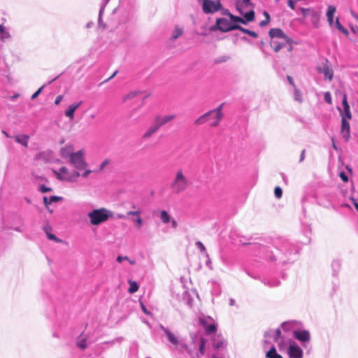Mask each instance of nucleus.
Listing matches in <instances>:
<instances>
[{
	"mask_svg": "<svg viewBox=\"0 0 358 358\" xmlns=\"http://www.w3.org/2000/svg\"><path fill=\"white\" fill-rule=\"evenodd\" d=\"M287 79L289 82V83L292 85L293 87H295V85H294V80H293V78L290 76H287Z\"/></svg>",
	"mask_w": 358,
	"mask_h": 358,
	"instance_id": "obj_58",
	"label": "nucleus"
},
{
	"mask_svg": "<svg viewBox=\"0 0 358 358\" xmlns=\"http://www.w3.org/2000/svg\"><path fill=\"white\" fill-rule=\"evenodd\" d=\"M128 282L129 284V287L128 289V292L130 294H133L138 290L139 287L136 282L129 280L128 281Z\"/></svg>",
	"mask_w": 358,
	"mask_h": 358,
	"instance_id": "obj_25",
	"label": "nucleus"
},
{
	"mask_svg": "<svg viewBox=\"0 0 358 358\" xmlns=\"http://www.w3.org/2000/svg\"><path fill=\"white\" fill-rule=\"evenodd\" d=\"M241 3L244 6V7L250 8V10H253L254 6L251 3L250 0H243Z\"/></svg>",
	"mask_w": 358,
	"mask_h": 358,
	"instance_id": "obj_32",
	"label": "nucleus"
},
{
	"mask_svg": "<svg viewBox=\"0 0 358 358\" xmlns=\"http://www.w3.org/2000/svg\"><path fill=\"white\" fill-rule=\"evenodd\" d=\"M305 152H306V150H303L301 153V156H300V162H302L304 159Z\"/></svg>",
	"mask_w": 358,
	"mask_h": 358,
	"instance_id": "obj_63",
	"label": "nucleus"
},
{
	"mask_svg": "<svg viewBox=\"0 0 358 358\" xmlns=\"http://www.w3.org/2000/svg\"><path fill=\"white\" fill-rule=\"evenodd\" d=\"M196 244L201 252H206V247L201 242L198 241V242H196Z\"/></svg>",
	"mask_w": 358,
	"mask_h": 358,
	"instance_id": "obj_45",
	"label": "nucleus"
},
{
	"mask_svg": "<svg viewBox=\"0 0 358 358\" xmlns=\"http://www.w3.org/2000/svg\"><path fill=\"white\" fill-rule=\"evenodd\" d=\"M84 155L83 150H79L71 155L70 163L78 170L85 169L87 166L84 159Z\"/></svg>",
	"mask_w": 358,
	"mask_h": 358,
	"instance_id": "obj_6",
	"label": "nucleus"
},
{
	"mask_svg": "<svg viewBox=\"0 0 358 358\" xmlns=\"http://www.w3.org/2000/svg\"><path fill=\"white\" fill-rule=\"evenodd\" d=\"M281 336V331L278 329L275 330V340L277 341L279 338Z\"/></svg>",
	"mask_w": 358,
	"mask_h": 358,
	"instance_id": "obj_57",
	"label": "nucleus"
},
{
	"mask_svg": "<svg viewBox=\"0 0 358 358\" xmlns=\"http://www.w3.org/2000/svg\"><path fill=\"white\" fill-rule=\"evenodd\" d=\"M175 115H157L154 120L157 123V124L160 127V128L164 126V124L169 123V122L174 120Z\"/></svg>",
	"mask_w": 358,
	"mask_h": 358,
	"instance_id": "obj_16",
	"label": "nucleus"
},
{
	"mask_svg": "<svg viewBox=\"0 0 358 358\" xmlns=\"http://www.w3.org/2000/svg\"><path fill=\"white\" fill-rule=\"evenodd\" d=\"M310 17L313 24L315 27H318L320 23V16L318 13L315 10H310Z\"/></svg>",
	"mask_w": 358,
	"mask_h": 358,
	"instance_id": "obj_21",
	"label": "nucleus"
},
{
	"mask_svg": "<svg viewBox=\"0 0 358 358\" xmlns=\"http://www.w3.org/2000/svg\"><path fill=\"white\" fill-rule=\"evenodd\" d=\"M339 176L343 182H346L348 181V177L343 171L339 173Z\"/></svg>",
	"mask_w": 358,
	"mask_h": 358,
	"instance_id": "obj_42",
	"label": "nucleus"
},
{
	"mask_svg": "<svg viewBox=\"0 0 358 358\" xmlns=\"http://www.w3.org/2000/svg\"><path fill=\"white\" fill-rule=\"evenodd\" d=\"M136 94H137L136 92H131L128 93L127 94H126V95L122 96V101L125 102L128 99H132V98L135 97L136 96Z\"/></svg>",
	"mask_w": 358,
	"mask_h": 358,
	"instance_id": "obj_30",
	"label": "nucleus"
},
{
	"mask_svg": "<svg viewBox=\"0 0 358 358\" xmlns=\"http://www.w3.org/2000/svg\"><path fill=\"white\" fill-rule=\"evenodd\" d=\"M339 31L344 34L346 36L349 35L348 31L343 27Z\"/></svg>",
	"mask_w": 358,
	"mask_h": 358,
	"instance_id": "obj_59",
	"label": "nucleus"
},
{
	"mask_svg": "<svg viewBox=\"0 0 358 358\" xmlns=\"http://www.w3.org/2000/svg\"><path fill=\"white\" fill-rule=\"evenodd\" d=\"M344 112L345 114V117L348 118V120H351L352 114H351L350 108H347V109L344 110Z\"/></svg>",
	"mask_w": 358,
	"mask_h": 358,
	"instance_id": "obj_48",
	"label": "nucleus"
},
{
	"mask_svg": "<svg viewBox=\"0 0 358 358\" xmlns=\"http://www.w3.org/2000/svg\"><path fill=\"white\" fill-rule=\"evenodd\" d=\"M123 260H129V258L128 257L125 256V257H122V256H118L117 257V261L120 263H121Z\"/></svg>",
	"mask_w": 358,
	"mask_h": 358,
	"instance_id": "obj_51",
	"label": "nucleus"
},
{
	"mask_svg": "<svg viewBox=\"0 0 358 358\" xmlns=\"http://www.w3.org/2000/svg\"><path fill=\"white\" fill-rule=\"evenodd\" d=\"M162 330L166 334V335L168 337L169 341L173 344L174 345H178L179 342L177 338V337L171 333L170 331H169L167 329L164 328V327H162Z\"/></svg>",
	"mask_w": 358,
	"mask_h": 358,
	"instance_id": "obj_18",
	"label": "nucleus"
},
{
	"mask_svg": "<svg viewBox=\"0 0 358 358\" xmlns=\"http://www.w3.org/2000/svg\"><path fill=\"white\" fill-rule=\"evenodd\" d=\"M48 201H49V199L46 196H44L43 197V202H44L45 206L48 208V206L50 204V203H48Z\"/></svg>",
	"mask_w": 358,
	"mask_h": 358,
	"instance_id": "obj_60",
	"label": "nucleus"
},
{
	"mask_svg": "<svg viewBox=\"0 0 358 358\" xmlns=\"http://www.w3.org/2000/svg\"><path fill=\"white\" fill-rule=\"evenodd\" d=\"M336 11V8L334 6H329L327 12V21L330 25H332L333 24V17Z\"/></svg>",
	"mask_w": 358,
	"mask_h": 358,
	"instance_id": "obj_19",
	"label": "nucleus"
},
{
	"mask_svg": "<svg viewBox=\"0 0 358 358\" xmlns=\"http://www.w3.org/2000/svg\"><path fill=\"white\" fill-rule=\"evenodd\" d=\"M269 36L272 39H274L275 38L284 39L286 43L288 44V51L291 52L292 50V45L291 44L292 41L284 34L282 29L273 28L269 31Z\"/></svg>",
	"mask_w": 358,
	"mask_h": 358,
	"instance_id": "obj_9",
	"label": "nucleus"
},
{
	"mask_svg": "<svg viewBox=\"0 0 358 358\" xmlns=\"http://www.w3.org/2000/svg\"><path fill=\"white\" fill-rule=\"evenodd\" d=\"M266 358H282V357L279 355L275 347H272L266 355Z\"/></svg>",
	"mask_w": 358,
	"mask_h": 358,
	"instance_id": "obj_24",
	"label": "nucleus"
},
{
	"mask_svg": "<svg viewBox=\"0 0 358 358\" xmlns=\"http://www.w3.org/2000/svg\"><path fill=\"white\" fill-rule=\"evenodd\" d=\"M287 354L289 358H302L303 350L294 342L291 343L287 350Z\"/></svg>",
	"mask_w": 358,
	"mask_h": 358,
	"instance_id": "obj_12",
	"label": "nucleus"
},
{
	"mask_svg": "<svg viewBox=\"0 0 358 358\" xmlns=\"http://www.w3.org/2000/svg\"><path fill=\"white\" fill-rule=\"evenodd\" d=\"M77 345H78V346L79 348H80L81 349L84 350L87 347L86 339L85 338H83V339L79 340L77 342Z\"/></svg>",
	"mask_w": 358,
	"mask_h": 358,
	"instance_id": "obj_35",
	"label": "nucleus"
},
{
	"mask_svg": "<svg viewBox=\"0 0 358 358\" xmlns=\"http://www.w3.org/2000/svg\"><path fill=\"white\" fill-rule=\"evenodd\" d=\"M62 200V198L59 197V196H51L49 199V201L48 203H50V204L52 203V202H57V201H59Z\"/></svg>",
	"mask_w": 358,
	"mask_h": 358,
	"instance_id": "obj_38",
	"label": "nucleus"
},
{
	"mask_svg": "<svg viewBox=\"0 0 358 358\" xmlns=\"http://www.w3.org/2000/svg\"><path fill=\"white\" fill-rule=\"evenodd\" d=\"M317 70L320 73L324 74V79H327L329 81L333 79L334 71L329 65V62L327 59H324L321 66H317Z\"/></svg>",
	"mask_w": 358,
	"mask_h": 358,
	"instance_id": "obj_10",
	"label": "nucleus"
},
{
	"mask_svg": "<svg viewBox=\"0 0 358 358\" xmlns=\"http://www.w3.org/2000/svg\"><path fill=\"white\" fill-rule=\"evenodd\" d=\"M270 20H262L260 22H259V26L260 27H264L266 25H267L268 23H269Z\"/></svg>",
	"mask_w": 358,
	"mask_h": 358,
	"instance_id": "obj_55",
	"label": "nucleus"
},
{
	"mask_svg": "<svg viewBox=\"0 0 358 358\" xmlns=\"http://www.w3.org/2000/svg\"><path fill=\"white\" fill-rule=\"evenodd\" d=\"M324 98L325 101L327 103H329V104L332 103L331 96V94L329 92H327L324 93Z\"/></svg>",
	"mask_w": 358,
	"mask_h": 358,
	"instance_id": "obj_36",
	"label": "nucleus"
},
{
	"mask_svg": "<svg viewBox=\"0 0 358 358\" xmlns=\"http://www.w3.org/2000/svg\"><path fill=\"white\" fill-rule=\"evenodd\" d=\"M244 6L241 2H237L236 3V8L238 11L240 13V14L243 15L245 14L243 10V7Z\"/></svg>",
	"mask_w": 358,
	"mask_h": 358,
	"instance_id": "obj_41",
	"label": "nucleus"
},
{
	"mask_svg": "<svg viewBox=\"0 0 358 358\" xmlns=\"http://www.w3.org/2000/svg\"><path fill=\"white\" fill-rule=\"evenodd\" d=\"M217 329V325L215 324H210L205 328L206 334L210 335L215 333Z\"/></svg>",
	"mask_w": 358,
	"mask_h": 358,
	"instance_id": "obj_27",
	"label": "nucleus"
},
{
	"mask_svg": "<svg viewBox=\"0 0 358 358\" xmlns=\"http://www.w3.org/2000/svg\"><path fill=\"white\" fill-rule=\"evenodd\" d=\"M141 211L140 210H134V211H129L127 213V215H134L136 217L138 216L139 215H141Z\"/></svg>",
	"mask_w": 358,
	"mask_h": 358,
	"instance_id": "obj_40",
	"label": "nucleus"
},
{
	"mask_svg": "<svg viewBox=\"0 0 358 358\" xmlns=\"http://www.w3.org/2000/svg\"><path fill=\"white\" fill-rule=\"evenodd\" d=\"M200 345H199V352L201 354L204 355L205 353V346H206V340L203 338L200 340Z\"/></svg>",
	"mask_w": 358,
	"mask_h": 358,
	"instance_id": "obj_31",
	"label": "nucleus"
},
{
	"mask_svg": "<svg viewBox=\"0 0 358 358\" xmlns=\"http://www.w3.org/2000/svg\"><path fill=\"white\" fill-rule=\"evenodd\" d=\"M159 129L160 127L155 120H153L152 124L146 129V131L143 134V138L149 139L154 134H155L159 131Z\"/></svg>",
	"mask_w": 358,
	"mask_h": 358,
	"instance_id": "obj_14",
	"label": "nucleus"
},
{
	"mask_svg": "<svg viewBox=\"0 0 358 358\" xmlns=\"http://www.w3.org/2000/svg\"><path fill=\"white\" fill-rule=\"evenodd\" d=\"M82 103V101H80L77 103L70 105L64 112L65 115L69 117L71 120H73L74 117L75 111L79 108Z\"/></svg>",
	"mask_w": 358,
	"mask_h": 358,
	"instance_id": "obj_17",
	"label": "nucleus"
},
{
	"mask_svg": "<svg viewBox=\"0 0 358 358\" xmlns=\"http://www.w3.org/2000/svg\"><path fill=\"white\" fill-rule=\"evenodd\" d=\"M351 14L352 15V17L357 20L358 21V15L355 13H354L353 11H351Z\"/></svg>",
	"mask_w": 358,
	"mask_h": 358,
	"instance_id": "obj_64",
	"label": "nucleus"
},
{
	"mask_svg": "<svg viewBox=\"0 0 358 358\" xmlns=\"http://www.w3.org/2000/svg\"><path fill=\"white\" fill-rule=\"evenodd\" d=\"M182 34H183V29L180 27H176V28L173 32L171 39L175 41L178 38H179L180 36H182Z\"/></svg>",
	"mask_w": 358,
	"mask_h": 358,
	"instance_id": "obj_26",
	"label": "nucleus"
},
{
	"mask_svg": "<svg viewBox=\"0 0 358 358\" xmlns=\"http://www.w3.org/2000/svg\"><path fill=\"white\" fill-rule=\"evenodd\" d=\"M236 29L240 30L241 31H242L245 34H247L252 36L253 38H257V36H258V35L256 32L249 30V29H245V28L241 27L240 25H239V29Z\"/></svg>",
	"mask_w": 358,
	"mask_h": 358,
	"instance_id": "obj_29",
	"label": "nucleus"
},
{
	"mask_svg": "<svg viewBox=\"0 0 358 358\" xmlns=\"http://www.w3.org/2000/svg\"><path fill=\"white\" fill-rule=\"evenodd\" d=\"M239 29V25L234 24L226 18H217L215 22V24L210 28V31L219 30L222 32H228L232 30H236Z\"/></svg>",
	"mask_w": 358,
	"mask_h": 358,
	"instance_id": "obj_3",
	"label": "nucleus"
},
{
	"mask_svg": "<svg viewBox=\"0 0 358 358\" xmlns=\"http://www.w3.org/2000/svg\"><path fill=\"white\" fill-rule=\"evenodd\" d=\"M341 134L345 141H348L350 138V126L345 117L341 119Z\"/></svg>",
	"mask_w": 358,
	"mask_h": 358,
	"instance_id": "obj_13",
	"label": "nucleus"
},
{
	"mask_svg": "<svg viewBox=\"0 0 358 358\" xmlns=\"http://www.w3.org/2000/svg\"><path fill=\"white\" fill-rule=\"evenodd\" d=\"M223 106L224 103H222L216 108L210 110L201 115L195 120L194 124L201 125L208 122L211 127H218L224 117V114L222 113Z\"/></svg>",
	"mask_w": 358,
	"mask_h": 358,
	"instance_id": "obj_1",
	"label": "nucleus"
},
{
	"mask_svg": "<svg viewBox=\"0 0 358 358\" xmlns=\"http://www.w3.org/2000/svg\"><path fill=\"white\" fill-rule=\"evenodd\" d=\"M43 88V86L41 87L36 92H34L31 96V99H36L40 94Z\"/></svg>",
	"mask_w": 358,
	"mask_h": 358,
	"instance_id": "obj_44",
	"label": "nucleus"
},
{
	"mask_svg": "<svg viewBox=\"0 0 358 358\" xmlns=\"http://www.w3.org/2000/svg\"><path fill=\"white\" fill-rule=\"evenodd\" d=\"M229 17L231 20V22L234 24L242 23L246 24L249 22H252L255 20V11L254 10H250L248 12L245 13L243 14L244 18H242L239 16L234 15L231 13L228 14Z\"/></svg>",
	"mask_w": 358,
	"mask_h": 358,
	"instance_id": "obj_7",
	"label": "nucleus"
},
{
	"mask_svg": "<svg viewBox=\"0 0 358 358\" xmlns=\"http://www.w3.org/2000/svg\"><path fill=\"white\" fill-rule=\"evenodd\" d=\"M335 24H336V28H337L338 30H340V29L343 27V26H342V25H341V24L340 23L339 20H338V17L336 19Z\"/></svg>",
	"mask_w": 358,
	"mask_h": 358,
	"instance_id": "obj_56",
	"label": "nucleus"
},
{
	"mask_svg": "<svg viewBox=\"0 0 358 358\" xmlns=\"http://www.w3.org/2000/svg\"><path fill=\"white\" fill-rule=\"evenodd\" d=\"M199 322L200 323L202 324V326L206 328L207 327V325H208L209 324H208L206 320L205 319H202V318H200L199 319Z\"/></svg>",
	"mask_w": 358,
	"mask_h": 358,
	"instance_id": "obj_50",
	"label": "nucleus"
},
{
	"mask_svg": "<svg viewBox=\"0 0 358 358\" xmlns=\"http://www.w3.org/2000/svg\"><path fill=\"white\" fill-rule=\"evenodd\" d=\"M62 98H63V96H62V95H59V96H57L56 97V99H55V103L56 105L59 104V103H60V102L62 101Z\"/></svg>",
	"mask_w": 358,
	"mask_h": 358,
	"instance_id": "obj_54",
	"label": "nucleus"
},
{
	"mask_svg": "<svg viewBox=\"0 0 358 358\" xmlns=\"http://www.w3.org/2000/svg\"><path fill=\"white\" fill-rule=\"evenodd\" d=\"M294 2H296L294 0H287V5L292 10L295 9Z\"/></svg>",
	"mask_w": 358,
	"mask_h": 358,
	"instance_id": "obj_49",
	"label": "nucleus"
},
{
	"mask_svg": "<svg viewBox=\"0 0 358 358\" xmlns=\"http://www.w3.org/2000/svg\"><path fill=\"white\" fill-rule=\"evenodd\" d=\"M108 164V161L104 160L100 166V170H102Z\"/></svg>",
	"mask_w": 358,
	"mask_h": 358,
	"instance_id": "obj_61",
	"label": "nucleus"
},
{
	"mask_svg": "<svg viewBox=\"0 0 358 358\" xmlns=\"http://www.w3.org/2000/svg\"><path fill=\"white\" fill-rule=\"evenodd\" d=\"M293 335L296 339L301 342H307L310 338V334L307 330L294 331Z\"/></svg>",
	"mask_w": 358,
	"mask_h": 358,
	"instance_id": "obj_15",
	"label": "nucleus"
},
{
	"mask_svg": "<svg viewBox=\"0 0 358 358\" xmlns=\"http://www.w3.org/2000/svg\"><path fill=\"white\" fill-rule=\"evenodd\" d=\"M15 141L17 143L22 145L24 147L28 146V141H29V136L27 135H22V136H15Z\"/></svg>",
	"mask_w": 358,
	"mask_h": 358,
	"instance_id": "obj_22",
	"label": "nucleus"
},
{
	"mask_svg": "<svg viewBox=\"0 0 358 358\" xmlns=\"http://www.w3.org/2000/svg\"><path fill=\"white\" fill-rule=\"evenodd\" d=\"M295 99L299 101H302L301 95L300 94L299 91L296 89H295Z\"/></svg>",
	"mask_w": 358,
	"mask_h": 358,
	"instance_id": "obj_47",
	"label": "nucleus"
},
{
	"mask_svg": "<svg viewBox=\"0 0 358 358\" xmlns=\"http://www.w3.org/2000/svg\"><path fill=\"white\" fill-rule=\"evenodd\" d=\"M342 104L343 106V108L344 110L347 109V108H350V106L348 103V101H347V95L346 94H343V101H342Z\"/></svg>",
	"mask_w": 358,
	"mask_h": 358,
	"instance_id": "obj_37",
	"label": "nucleus"
},
{
	"mask_svg": "<svg viewBox=\"0 0 358 358\" xmlns=\"http://www.w3.org/2000/svg\"><path fill=\"white\" fill-rule=\"evenodd\" d=\"M189 185V180L183 171L180 169L176 172V175L171 182L172 191L178 194L185 191Z\"/></svg>",
	"mask_w": 358,
	"mask_h": 358,
	"instance_id": "obj_2",
	"label": "nucleus"
},
{
	"mask_svg": "<svg viewBox=\"0 0 358 358\" xmlns=\"http://www.w3.org/2000/svg\"><path fill=\"white\" fill-rule=\"evenodd\" d=\"M135 222L136 223V225L138 228H140L143 224V220L141 217V215L136 217V219L135 220Z\"/></svg>",
	"mask_w": 358,
	"mask_h": 358,
	"instance_id": "obj_39",
	"label": "nucleus"
},
{
	"mask_svg": "<svg viewBox=\"0 0 358 358\" xmlns=\"http://www.w3.org/2000/svg\"><path fill=\"white\" fill-rule=\"evenodd\" d=\"M300 10L301 11L303 17H307L308 15L310 16V10H314L313 8H301Z\"/></svg>",
	"mask_w": 358,
	"mask_h": 358,
	"instance_id": "obj_34",
	"label": "nucleus"
},
{
	"mask_svg": "<svg viewBox=\"0 0 358 358\" xmlns=\"http://www.w3.org/2000/svg\"><path fill=\"white\" fill-rule=\"evenodd\" d=\"M222 7L220 1L203 0L202 9L205 13H213L219 10Z\"/></svg>",
	"mask_w": 358,
	"mask_h": 358,
	"instance_id": "obj_8",
	"label": "nucleus"
},
{
	"mask_svg": "<svg viewBox=\"0 0 358 358\" xmlns=\"http://www.w3.org/2000/svg\"><path fill=\"white\" fill-rule=\"evenodd\" d=\"M54 173L57 179L65 181H76L80 176L78 171L69 172L65 166L61 167L59 171H54Z\"/></svg>",
	"mask_w": 358,
	"mask_h": 358,
	"instance_id": "obj_5",
	"label": "nucleus"
},
{
	"mask_svg": "<svg viewBox=\"0 0 358 358\" xmlns=\"http://www.w3.org/2000/svg\"><path fill=\"white\" fill-rule=\"evenodd\" d=\"M274 194H275V196H276V198H278V199L281 198L282 195V189L278 186L275 187V189H274Z\"/></svg>",
	"mask_w": 358,
	"mask_h": 358,
	"instance_id": "obj_33",
	"label": "nucleus"
},
{
	"mask_svg": "<svg viewBox=\"0 0 358 358\" xmlns=\"http://www.w3.org/2000/svg\"><path fill=\"white\" fill-rule=\"evenodd\" d=\"M211 341L213 347L217 350H222L226 347V340L222 334H215Z\"/></svg>",
	"mask_w": 358,
	"mask_h": 358,
	"instance_id": "obj_11",
	"label": "nucleus"
},
{
	"mask_svg": "<svg viewBox=\"0 0 358 358\" xmlns=\"http://www.w3.org/2000/svg\"><path fill=\"white\" fill-rule=\"evenodd\" d=\"M160 217L162 222L165 224L169 223L171 220V217L166 210H162L160 212Z\"/></svg>",
	"mask_w": 358,
	"mask_h": 358,
	"instance_id": "obj_28",
	"label": "nucleus"
},
{
	"mask_svg": "<svg viewBox=\"0 0 358 358\" xmlns=\"http://www.w3.org/2000/svg\"><path fill=\"white\" fill-rule=\"evenodd\" d=\"M270 45L275 52H278L281 48L286 45L285 43H280L275 39L271 40Z\"/></svg>",
	"mask_w": 358,
	"mask_h": 358,
	"instance_id": "obj_23",
	"label": "nucleus"
},
{
	"mask_svg": "<svg viewBox=\"0 0 358 358\" xmlns=\"http://www.w3.org/2000/svg\"><path fill=\"white\" fill-rule=\"evenodd\" d=\"M5 32V28L3 25H0V38H3V34Z\"/></svg>",
	"mask_w": 358,
	"mask_h": 358,
	"instance_id": "obj_53",
	"label": "nucleus"
},
{
	"mask_svg": "<svg viewBox=\"0 0 358 358\" xmlns=\"http://www.w3.org/2000/svg\"><path fill=\"white\" fill-rule=\"evenodd\" d=\"M141 306L142 310L143 311V313L145 314L150 315V312L147 310L145 305L142 302H141Z\"/></svg>",
	"mask_w": 358,
	"mask_h": 358,
	"instance_id": "obj_52",
	"label": "nucleus"
},
{
	"mask_svg": "<svg viewBox=\"0 0 358 358\" xmlns=\"http://www.w3.org/2000/svg\"><path fill=\"white\" fill-rule=\"evenodd\" d=\"M92 173V171L91 170H86L83 174L82 176L85 178L87 177L90 173Z\"/></svg>",
	"mask_w": 358,
	"mask_h": 358,
	"instance_id": "obj_62",
	"label": "nucleus"
},
{
	"mask_svg": "<svg viewBox=\"0 0 358 358\" xmlns=\"http://www.w3.org/2000/svg\"><path fill=\"white\" fill-rule=\"evenodd\" d=\"M90 222L93 225H98L106 222L108 217V211L104 208L94 210L88 214Z\"/></svg>",
	"mask_w": 358,
	"mask_h": 358,
	"instance_id": "obj_4",
	"label": "nucleus"
},
{
	"mask_svg": "<svg viewBox=\"0 0 358 358\" xmlns=\"http://www.w3.org/2000/svg\"><path fill=\"white\" fill-rule=\"evenodd\" d=\"M73 153L74 152H73V147L71 145L66 146L61 149V155L62 157L69 158L70 159L71 155H73Z\"/></svg>",
	"mask_w": 358,
	"mask_h": 358,
	"instance_id": "obj_20",
	"label": "nucleus"
},
{
	"mask_svg": "<svg viewBox=\"0 0 358 358\" xmlns=\"http://www.w3.org/2000/svg\"><path fill=\"white\" fill-rule=\"evenodd\" d=\"M40 190L41 192L43 193H45V192H50L52 191V189L50 187H48L45 185H41V187H40Z\"/></svg>",
	"mask_w": 358,
	"mask_h": 358,
	"instance_id": "obj_43",
	"label": "nucleus"
},
{
	"mask_svg": "<svg viewBox=\"0 0 358 358\" xmlns=\"http://www.w3.org/2000/svg\"><path fill=\"white\" fill-rule=\"evenodd\" d=\"M47 236H48V238L50 240L56 241L57 242L60 241V240H59L54 234L48 233V231H47Z\"/></svg>",
	"mask_w": 358,
	"mask_h": 358,
	"instance_id": "obj_46",
	"label": "nucleus"
}]
</instances>
